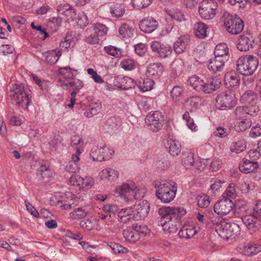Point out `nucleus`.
I'll return each mask as SVG.
<instances>
[{"instance_id":"obj_1","label":"nucleus","mask_w":261,"mask_h":261,"mask_svg":"<svg viewBox=\"0 0 261 261\" xmlns=\"http://www.w3.org/2000/svg\"><path fill=\"white\" fill-rule=\"evenodd\" d=\"M161 218L158 221L159 226L165 231L175 233L179 226V207H163L159 210Z\"/></svg>"},{"instance_id":"obj_2","label":"nucleus","mask_w":261,"mask_h":261,"mask_svg":"<svg viewBox=\"0 0 261 261\" xmlns=\"http://www.w3.org/2000/svg\"><path fill=\"white\" fill-rule=\"evenodd\" d=\"M173 181H154L153 185L156 189L155 196L163 203H168L175 198L177 187Z\"/></svg>"},{"instance_id":"obj_3","label":"nucleus","mask_w":261,"mask_h":261,"mask_svg":"<svg viewBox=\"0 0 261 261\" xmlns=\"http://www.w3.org/2000/svg\"><path fill=\"white\" fill-rule=\"evenodd\" d=\"M146 190L139 189L134 183H123L116 187L115 193L125 201H132L145 196Z\"/></svg>"},{"instance_id":"obj_4","label":"nucleus","mask_w":261,"mask_h":261,"mask_svg":"<svg viewBox=\"0 0 261 261\" xmlns=\"http://www.w3.org/2000/svg\"><path fill=\"white\" fill-rule=\"evenodd\" d=\"M10 96L16 105L22 107L27 108L31 102L30 90L22 84L12 85Z\"/></svg>"},{"instance_id":"obj_5","label":"nucleus","mask_w":261,"mask_h":261,"mask_svg":"<svg viewBox=\"0 0 261 261\" xmlns=\"http://www.w3.org/2000/svg\"><path fill=\"white\" fill-rule=\"evenodd\" d=\"M237 70L245 76L252 75L258 66L257 58L253 56H242L237 62Z\"/></svg>"},{"instance_id":"obj_6","label":"nucleus","mask_w":261,"mask_h":261,"mask_svg":"<svg viewBox=\"0 0 261 261\" xmlns=\"http://www.w3.org/2000/svg\"><path fill=\"white\" fill-rule=\"evenodd\" d=\"M218 234L225 240L239 234L241 229L240 226L235 223H227L223 221L222 223L215 227Z\"/></svg>"},{"instance_id":"obj_7","label":"nucleus","mask_w":261,"mask_h":261,"mask_svg":"<svg viewBox=\"0 0 261 261\" xmlns=\"http://www.w3.org/2000/svg\"><path fill=\"white\" fill-rule=\"evenodd\" d=\"M224 24L227 32L233 35L240 34L244 27V22L237 15L233 16L227 13L224 14Z\"/></svg>"},{"instance_id":"obj_8","label":"nucleus","mask_w":261,"mask_h":261,"mask_svg":"<svg viewBox=\"0 0 261 261\" xmlns=\"http://www.w3.org/2000/svg\"><path fill=\"white\" fill-rule=\"evenodd\" d=\"M145 122L149 130L154 133H157L163 126L164 116L161 112L158 111L151 112L146 116Z\"/></svg>"},{"instance_id":"obj_9","label":"nucleus","mask_w":261,"mask_h":261,"mask_svg":"<svg viewBox=\"0 0 261 261\" xmlns=\"http://www.w3.org/2000/svg\"><path fill=\"white\" fill-rule=\"evenodd\" d=\"M236 103L235 94L231 91L222 92L216 98V107L219 110H225L230 109Z\"/></svg>"},{"instance_id":"obj_10","label":"nucleus","mask_w":261,"mask_h":261,"mask_svg":"<svg viewBox=\"0 0 261 261\" xmlns=\"http://www.w3.org/2000/svg\"><path fill=\"white\" fill-rule=\"evenodd\" d=\"M217 3L214 0H203L199 7L201 17L205 20L213 19L216 14Z\"/></svg>"},{"instance_id":"obj_11","label":"nucleus","mask_w":261,"mask_h":261,"mask_svg":"<svg viewBox=\"0 0 261 261\" xmlns=\"http://www.w3.org/2000/svg\"><path fill=\"white\" fill-rule=\"evenodd\" d=\"M114 153V149L109 146L93 147L90 153V159L95 162H101L112 158Z\"/></svg>"},{"instance_id":"obj_12","label":"nucleus","mask_w":261,"mask_h":261,"mask_svg":"<svg viewBox=\"0 0 261 261\" xmlns=\"http://www.w3.org/2000/svg\"><path fill=\"white\" fill-rule=\"evenodd\" d=\"M132 208L134 220H138L143 219L147 216L150 206L147 200H140L136 202Z\"/></svg>"},{"instance_id":"obj_13","label":"nucleus","mask_w":261,"mask_h":261,"mask_svg":"<svg viewBox=\"0 0 261 261\" xmlns=\"http://www.w3.org/2000/svg\"><path fill=\"white\" fill-rule=\"evenodd\" d=\"M75 70L69 67L59 68V83L62 86H68L74 80L76 76Z\"/></svg>"},{"instance_id":"obj_14","label":"nucleus","mask_w":261,"mask_h":261,"mask_svg":"<svg viewBox=\"0 0 261 261\" xmlns=\"http://www.w3.org/2000/svg\"><path fill=\"white\" fill-rule=\"evenodd\" d=\"M233 206V203L228 198L219 200L214 206V211L218 215L225 216L229 213Z\"/></svg>"},{"instance_id":"obj_15","label":"nucleus","mask_w":261,"mask_h":261,"mask_svg":"<svg viewBox=\"0 0 261 261\" xmlns=\"http://www.w3.org/2000/svg\"><path fill=\"white\" fill-rule=\"evenodd\" d=\"M254 45V39L250 34H243L239 36L237 44V48L241 51H247Z\"/></svg>"},{"instance_id":"obj_16","label":"nucleus","mask_w":261,"mask_h":261,"mask_svg":"<svg viewBox=\"0 0 261 261\" xmlns=\"http://www.w3.org/2000/svg\"><path fill=\"white\" fill-rule=\"evenodd\" d=\"M195 163L194 154L191 150H183L180 155V163L186 169H191Z\"/></svg>"},{"instance_id":"obj_17","label":"nucleus","mask_w":261,"mask_h":261,"mask_svg":"<svg viewBox=\"0 0 261 261\" xmlns=\"http://www.w3.org/2000/svg\"><path fill=\"white\" fill-rule=\"evenodd\" d=\"M158 25L155 19L152 17H147L140 21V28L146 33H150L157 29Z\"/></svg>"},{"instance_id":"obj_18","label":"nucleus","mask_w":261,"mask_h":261,"mask_svg":"<svg viewBox=\"0 0 261 261\" xmlns=\"http://www.w3.org/2000/svg\"><path fill=\"white\" fill-rule=\"evenodd\" d=\"M226 60L227 59H222L215 56L214 59L210 60L207 65V68L209 70L214 73L222 71Z\"/></svg>"},{"instance_id":"obj_19","label":"nucleus","mask_w":261,"mask_h":261,"mask_svg":"<svg viewBox=\"0 0 261 261\" xmlns=\"http://www.w3.org/2000/svg\"><path fill=\"white\" fill-rule=\"evenodd\" d=\"M119 174V172L117 170L107 168L103 169L99 173V175L101 179H107L109 181L113 182L118 179Z\"/></svg>"},{"instance_id":"obj_20","label":"nucleus","mask_w":261,"mask_h":261,"mask_svg":"<svg viewBox=\"0 0 261 261\" xmlns=\"http://www.w3.org/2000/svg\"><path fill=\"white\" fill-rule=\"evenodd\" d=\"M242 220L247 228L251 231L255 232L258 228L257 220L252 214H247L242 217Z\"/></svg>"},{"instance_id":"obj_21","label":"nucleus","mask_w":261,"mask_h":261,"mask_svg":"<svg viewBox=\"0 0 261 261\" xmlns=\"http://www.w3.org/2000/svg\"><path fill=\"white\" fill-rule=\"evenodd\" d=\"M241 101L246 105L257 104L258 102V95L253 90L246 91L241 97Z\"/></svg>"},{"instance_id":"obj_22","label":"nucleus","mask_w":261,"mask_h":261,"mask_svg":"<svg viewBox=\"0 0 261 261\" xmlns=\"http://www.w3.org/2000/svg\"><path fill=\"white\" fill-rule=\"evenodd\" d=\"M148 76L158 79L163 72V66L160 63L150 64L147 69Z\"/></svg>"},{"instance_id":"obj_23","label":"nucleus","mask_w":261,"mask_h":261,"mask_svg":"<svg viewBox=\"0 0 261 261\" xmlns=\"http://www.w3.org/2000/svg\"><path fill=\"white\" fill-rule=\"evenodd\" d=\"M240 77L234 72H227L224 76V82L228 87L237 88L240 85Z\"/></svg>"},{"instance_id":"obj_24","label":"nucleus","mask_w":261,"mask_h":261,"mask_svg":"<svg viewBox=\"0 0 261 261\" xmlns=\"http://www.w3.org/2000/svg\"><path fill=\"white\" fill-rule=\"evenodd\" d=\"M242 162V163L239 165V169L243 173H249L258 168L257 162L246 159H243Z\"/></svg>"},{"instance_id":"obj_25","label":"nucleus","mask_w":261,"mask_h":261,"mask_svg":"<svg viewBox=\"0 0 261 261\" xmlns=\"http://www.w3.org/2000/svg\"><path fill=\"white\" fill-rule=\"evenodd\" d=\"M133 215V208L130 207L122 208L118 213L119 221L123 223H127L131 220H134Z\"/></svg>"},{"instance_id":"obj_26","label":"nucleus","mask_w":261,"mask_h":261,"mask_svg":"<svg viewBox=\"0 0 261 261\" xmlns=\"http://www.w3.org/2000/svg\"><path fill=\"white\" fill-rule=\"evenodd\" d=\"M180 238L189 239L193 237L196 233V230L193 224L189 222L184 225L180 228Z\"/></svg>"},{"instance_id":"obj_27","label":"nucleus","mask_w":261,"mask_h":261,"mask_svg":"<svg viewBox=\"0 0 261 261\" xmlns=\"http://www.w3.org/2000/svg\"><path fill=\"white\" fill-rule=\"evenodd\" d=\"M240 251L245 255H253L261 251V245H251L250 244L240 247Z\"/></svg>"},{"instance_id":"obj_28","label":"nucleus","mask_w":261,"mask_h":261,"mask_svg":"<svg viewBox=\"0 0 261 261\" xmlns=\"http://www.w3.org/2000/svg\"><path fill=\"white\" fill-rule=\"evenodd\" d=\"M207 25L203 22H197L194 25V33L199 38H203L206 36Z\"/></svg>"},{"instance_id":"obj_29","label":"nucleus","mask_w":261,"mask_h":261,"mask_svg":"<svg viewBox=\"0 0 261 261\" xmlns=\"http://www.w3.org/2000/svg\"><path fill=\"white\" fill-rule=\"evenodd\" d=\"M220 82L217 81H214L208 82L205 83L203 82L202 87L200 90V91H202L205 93H211L213 91H215L216 89H218L220 87Z\"/></svg>"},{"instance_id":"obj_30","label":"nucleus","mask_w":261,"mask_h":261,"mask_svg":"<svg viewBox=\"0 0 261 261\" xmlns=\"http://www.w3.org/2000/svg\"><path fill=\"white\" fill-rule=\"evenodd\" d=\"M88 211L85 207H80L75 208L70 213L69 217L72 219L80 220L85 218L88 214Z\"/></svg>"},{"instance_id":"obj_31","label":"nucleus","mask_w":261,"mask_h":261,"mask_svg":"<svg viewBox=\"0 0 261 261\" xmlns=\"http://www.w3.org/2000/svg\"><path fill=\"white\" fill-rule=\"evenodd\" d=\"M228 54V48L226 43H220L216 45L215 50V56L222 59H226Z\"/></svg>"},{"instance_id":"obj_32","label":"nucleus","mask_w":261,"mask_h":261,"mask_svg":"<svg viewBox=\"0 0 261 261\" xmlns=\"http://www.w3.org/2000/svg\"><path fill=\"white\" fill-rule=\"evenodd\" d=\"M73 204V200L72 198L66 196H62L61 199H59L56 203V205L58 207L65 210L71 208Z\"/></svg>"},{"instance_id":"obj_33","label":"nucleus","mask_w":261,"mask_h":261,"mask_svg":"<svg viewBox=\"0 0 261 261\" xmlns=\"http://www.w3.org/2000/svg\"><path fill=\"white\" fill-rule=\"evenodd\" d=\"M120 85L118 86L121 89L128 90L135 86L134 81L128 76L118 77Z\"/></svg>"},{"instance_id":"obj_34","label":"nucleus","mask_w":261,"mask_h":261,"mask_svg":"<svg viewBox=\"0 0 261 261\" xmlns=\"http://www.w3.org/2000/svg\"><path fill=\"white\" fill-rule=\"evenodd\" d=\"M123 235L125 240L131 243H134L140 239V234L138 232L129 229H124Z\"/></svg>"},{"instance_id":"obj_35","label":"nucleus","mask_w":261,"mask_h":261,"mask_svg":"<svg viewBox=\"0 0 261 261\" xmlns=\"http://www.w3.org/2000/svg\"><path fill=\"white\" fill-rule=\"evenodd\" d=\"M134 29L129 24L123 23L121 24L119 29V32L123 38H128L133 36Z\"/></svg>"},{"instance_id":"obj_36","label":"nucleus","mask_w":261,"mask_h":261,"mask_svg":"<svg viewBox=\"0 0 261 261\" xmlns=\"http://www.w3.org/2000/svg\"><path fill=\"white\" fill-rule=\"evenodd\" d=\"M178 145L179 142L178 141L170 139L167 140V144L166 147L168 149L169 152L171 155L175 156L179 153Z\"/></svg>"},{"instance_id":"obj_37","label":"nucleus","mask_w":261,"mask_h":261,"mask_svg":"<svg viewBox=\"0 0 261 261\" xmlns=\"http://www.w3.org/2000/svg\"><path fill=\"white\" fill-rule=\"evenodd\" d=\"M154 84L153 80L149 78L141 79L139 81L138 87L142 92H146L151 90Z\"/></svg>"},{"instance_id":"obj_38","label":"nucleus","mask_w":261,"mask_h":261,"mask_svg":"<svg viewBox=\"0 0 261 261\" xmlns=\"http://www.w3.org/2000/svg\"><path fill=\"white\" fill-rule=\"evenodd\" d=\"M120 120L119 118L112 117L107 120L105 123L104 128L107 132H110L117 128Z\"/></svg>"},{"instance_id":"obj_39","label":"nucleus","mask_w":261,"mask_h":261,"mask_svg":"<svg viewBox=\"0 0 261 261\" xmlns=\"http://www.w3.org/2000/svg\"><path fill=\"white\" fill-rule=\"evenodd\" d=\"M241 120L237 121L234 124V128L238 132H242L249 128L251 124V121L247 119H242Z\"/></svg>"},{"instance_id":"obj_40","label":"nucleus","mask_w":261,"mask_h":261,"mask_svg":"<svg viewBox=\"0 0 261 261\" xmlns=\"http://www.w3.org/2000/svg\"><path fill=\"white\" fill-rule=\"evenodd\" d=\"M203 82V80H200L199 77L196 75L190 77L188 81L189 85L198 91H200L202 87Z\"/></svg>"},{"instance_id":"obj_41","label":"nucleus","mask_w":261,"mask_h":261,"mask_svg":"<svg viewBox=\"0 0 261 261\" xmlns=\"http://www.w3.org/2000/svg\"><path fill=\"white\" fill-rule=\"evenodd\" d=\"M94 30L96 35L102 39L106 36L108 29L103 24L96 23L94 24Z\"/></svg>"},{"instance_id":"obj_42","label":"nucleus","mask_w":261,"mask_h":261,"mask_svg":"<svg viewBox=\"0 0 261 261\" xmlns=\"http://www.w3.org/2000/svg\"><path fill=\"white\" fill-rule=\"evenodd\" d=\"M124 11V9L121 5L116 4L111 7L110 12L113 16L120 17L123 15Z\"/></svg>"},{"instance_id":"obj_43","label":"nucleus","mask_w":261,"mask_h":261,"mask_svg":"<svg viewBox=\"0 0 261 261\" xmlns=\"http://www.w3.org/2000/svg\"><path fill=\"white\" fill-rule=\"evenodd\" d=\"M246 148V146L243 141H239L233 142L230 147V149L232 152L239 153L243 151Z\"/></svg>"},{"instance_id":"obj_44","label":"nucleus","mask_w":261,"mask_h":261,"mask_svg":"<svg viewBox=\"0 0 261 261\" xmlns=\"http://www.w3.org/2000/svg\"><path fill=\"white\" fill-rule=\"evenodd\" d=\"M235 185L233 183L229 184L228 187L226 189L225 191L223 193L222 197L223 199L233 198L236 196V191L234 188Z\"/></svg>"},{"instance_id":"obj_45","label":"nucleus","mask_w":261,"mask_h":261,"mask_svg":"<svg viewBox=\"0 0 261 261\" xmlns=\"http://www.w3.org/2000/svg\"><path fill=\"white\" fill-rule=\"evenodd\" d=\"M83 177L76 174H72L68 180V184L71 186H77L81 189L82 185Z\"/></svg>"},{"instance_id":"obj_46","label":"nucleus","mask_w":261,"mask_h":261,"mask_svg":"<svg viewBox=\"0 0 261 261\" xmlns=\"http://www.w3.org/2000/svg\"><path fill=\"white\" fill-rule=\"evenodd\" d=\"M246 110L247 108L245 106L237 107L234 111L236 119L241 120L244 119L247 115Z\"/></svg>"},{"instance_id":"obj_47","label":"nucleus","mask_w":261,"mask_h":261,"mask_svg":"<svg viewBox=\"0 0 261 261\" xmlns=\"http://www.w3.org/2000/svg\"><path fill=\"white\" fill-rule=\"evenodd\" d=\"M120 65L125 70H132L135 68L136 64L133 60L125 58L121 61Z\"/></svg>"},{"instance_id":"obj_48","label":"nucleus","mask_w":261,"mask_h":261,"mask_svg":"<svg viewBox=\"0 0 261 261\" xmlns=\"http://www.w3.org/2000/svg\"><path fill=\"white\" fill-rule=\"evenodd\" d=\"M80 226L87 230H91L95 227V221L94 219L88 218L80 222Z\"/></svg>"},{"instance_id":"obj_49","label":"nucleus","mask_w":261,"mask_h":261,"mask_svg":"<svg viewBox=\"0 0 261 261\" xmlns=\"http://www.w3.org/2000/svg\"><path fill=\"white\" fill-rule=\"evenodd\" d=\"M247 214H252L258 220L261 219V202H256L253 209H248L247 210Z\"/></svg>"},{"instance_id":"obj_50","label":"nucleus","mask_w":261,"mask_h":261,"mask_svg":"<svg viewBox=\"0 0 261 261\" xmlns=\"http://www.w3.org/2000/svg\"><path fill=\"white\" fill-rule=\"evenodd\" d=\"M197 202L198 206L201 208L207 207L210 203L209 197L205 194L199 195L197 198Z\"/></svg>"},{"instance_id":"obj_51","label":"nucleus","mask_w":261,"mask_h":261,"mask_svg":"<svg viewBox=\"0 0 261 261\" xmlns=\"http://www.w3.org/2000/svg\"><path fill=\"white\" fill-rule=\"evenodd\" d=\"M110 247L114 253H126L128 252V249L124 247L119 244L115 243H110Z\"/></svg>"},{"instance_id":"obj_52","label":"nucleus","mask_w":261,"mask_h":261,"mask_svg":"<svg viewBox=\"0 0 261 261\" xmlns=\"http://www.w3.org/2000/svg\"><path fill=\"white\" fill-rule=\"evenodd\" d=\"M152 0H132V3L135 8L141 9L148 6Z\"/></svg>"},{"instance_id":"obj_53","label":"nucleus","mask_w":261,"mask_h":261,"mask_svg":"<svg viewBox=\"0 0 261 261\" xmlns=\"http://www.w3.org/2000/svg\"><path fill=\"white\" fill-rule=\"evenodd\" d=\"M89 21L86 15L82 12L77 16V24L81 28L86 27L89 24Z\"/></svg>"},{"instance_id":"obj_54","label":"nucleus","mask_w":261,"mask_h":261,"mask_svg":"<svg viewBox=\"0 0 261 261\" xmlns=\"http://www.w3.org/2000/svg\"><path fill=\"white\" fill-rule=\"evenodd\" d=\"M182 119L185 121L188 127L191 130H195L196 125L194 122V120L192 119L188 112H186L182 116Z\"/></svg>"},{"instance_id":"obj_55","label":"nucleus","mask_w":261,"mask_h":261,"mask_svg":"<svg viewBox=\"0 0 261 261\" xmlns=\"http://www.w3.org/2000/svg\"><path fill=\"white\" fill-rule=\"evenodd\" d=\"M74 45V39L71 36L69 35H67L64 38V41L61 42L60 43L61 47H64L66 49L70 46H73Z\"/></svg>"},{"instance_id":"obj_56","label":"nucleus","mask_w":261,"mask_h":261,"mask_svg":"<svg viewBox=\"0 0 261 261\" xmlns=\"http://www.w3.org/2000/svg\"><path fill=\"white\" fill-rule=\"evenodd\" d=\"M245 106L247 108L246 111L247 115L255 116L258 114L259 109L257 104L248 105Z\"/></svg>"},{"instance_id":"obj_57","label":"nucleus","mask_w":261,"mask_h":261,"mask_svg":"<svg viewBox=\"0 0 261 261\" xmlns=\"http://www.w3.org/2000/svg\"><path fill=\"white\" fill-rule=\"evenodd\" d=\"M83 82L79 79H76L75 80H73L71 82V84H69L68 86L67 87L73 88V91L72 92H75V93L77 94V93L83 87Z\"/></svg>"},{"instance_id":"obj_58","label":"nucleus","mask_w":261,"mask_h":261,"mask_svg":"<svg viewBox=\"0 0 261 261\" xmlns=\"http://www.w3.org/2000/svg\"><path fill=\"white\" fill-rule=\"evenodd\" d=\"M201 99L198 96H192L187 99L185 101L186 106L189 105L192 108H196L199 103L200 102Z\"/></svg>"},{"instance_id":"obj_59","label":"nucleus","mask_w":261,"mask_h":261,"mask_svg":"<svg viewBox=\"0 0 261 261\" xmlns=\"http://www.w3.org/2000/svg\"><path fill=\"white\" fill-rule=\"evenodd\" d=\"M190 36L189 35H184L180 36V50L182 52L185 51L189 46Z\"/></svg>"},{"instance_id":"obj_60","label":"nucleus","mask_w":261,"mask_h":261,"mask_svg":"<svg viewBox=\"0 0 261 261\" xmlns=\"http://www.w3.org/2000/svg\"><path fill=\"white\" fill-rule=\"evenodd\" d=\"M104 50L108 54L116 57H119L121 54L119 48L111 45L105 47Z\"/></svg>"},{"instance_id":"obj_61","label":"nucleus","mask_w":261,"mask_h":261,"mask_svg":"<svg viewBox=\"0 0 261 261\" xmlns=\"http://www.w3.org/2000/svg\"><path fill=\"white\" fill-rule=\"evenodd\" d=\"M87 72L91 76V77L93 79L94 82L96 83L102 84L104 82L101 77L98 75L96 71L92 68H88L87 69Z\"/></svg>"},{"instance_id":"obj_62","label":"nucleus","mask_w":261,"mask_h":261,"mask_svg":"<svg viewBox=\"0 0 261 261\" xmlns=\"http://www.w3.org/2000/svg\"><path fill=\"white\" fill-rule=\"evenodd\" d=\"M249 135L251 138H256L261 136V123H257L253 126L250 130Z\"/></svg>"},{"instance_id":"obj_63","label":"nucleus","mask_w":261,"mask_h":261,"mask_svg":"<svg viewBox=\"0 0 261 261\" xmlns=\"http://www.w3.org/2000/svg\"><path fill=\"white\" fill-rule=\"evenodd\" d=\"M82 182V185L81 186V188H85L89 189L93 186L94 181L93 178L91 176H86L85 178H83V181Z\"/></svg>"},{"instance_id":"obj_64","label":"nucleus","mask_w":261,"mask_h":261,"mask_svg":"<svg viewBox=\"0 0 261 261\" xmlns=\"http://www.w3.org/2000/svg\"><path fill=\"white\" fill-rule=\"evenodd\" d=\"M205 166L206 165L204 160L199 159L197 160L196 161H195L194 166L192 167H193V168L198 172H200L204 170Z\"/></svg>"}]
</instances>
